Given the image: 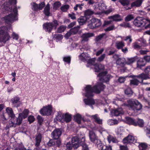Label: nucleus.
I'll return each mask as SVG.
<instances>
[{
    "label": "nucleus",
    "instance_id": "nucleus-1",
    "mask_svg": "<svg viewBox=\"0 0 150 150\" xmlns=\"http://www.w3.org/2000/svg\"><path fill=\"white\" fill-rule=\"evenodd\" d=\"M8 3L9 4H8L7 3H4L5 10L8 12H11L12 11L14 13H11L4 17L3 18L6 23L9 24L17 20L18 13L16 6H14V8L13 9L11 6L12 4L15 5L16 4V0H8Z\"/></svg>",
    "mask_w": 150,
    "mask_h": 150
},
{
    "label": "nucleus",
    "instance_id": "nucleus-2",
    "mask_svg": "<svg viewBox=\"0 0 150 150\" xmlns=\"http://www.w3.org/2000/svg\"><path fill=\"white\" fill-rule=\"evenodd\" d=\"M105 86L102 83L98 82L92 87L91 85H87L84 88L85 96L88 98L92 97L94 95V93H99L105 88Z\"/></svg>",
    "mask_w": 150,
    "mask_h": 150
},
{
    "label": "nucleus",
    "instance_id": "nucleus-3",
    "mask_svg": "<svg viewBox=\"0 0 150 150\" xmlns=\"http://www.w3.org/2000/svg\"><path fill=\"white\" fill-rule=\"evenodd\" d=\"M94 69L95 72H101L97 76L99 77V80L100 81L105 82H108L111 76L110 75H107V71H103L104 69V66H94Z\"/></svg>",
    "mask_w": 150,
    "mask_h": 150
},
{
    "label": "nucleus",
    "instance_id": "nucleus-4",
    "mask_svg": "<svg viewBox=\"0 0 150 150\" xmlns=\"http://www.w3.org/2000/svg\"><path fill=\"white\" fill-rule=\"evenodd\" d=\"M127 103H123L122 106L130 107L134 111L140 110L142 108V105L137 100L130 99L127 100Z\"/></svg>",
    "mask_w": 150,
    "mask_h": 150
},
{
    "label": "nucleus",
    "instance_id": "nucleus-5",
    "mask_svg": "<svg viewBox=\"0 0 150 150\" xmlns=\"http://www.w3.org/2000/svg\"><path fill=\"white\" fill-rule=\"evenodd\" d=\"M134 25L137 27H145L146 29L150 28V21L142 17H138L133 21Z\"/></svg>",
    "mask_w": 150,
    "mask_h": 150
},
{
    "label": "nucleus",
    "instance_id": "nucleus-6",
    "mask_svg": "<svg viewBox=\"0 0 150 150\" xmlns=\"http://www.w3.org/2000/svg\"><path fill=\"white\" fill-rule=\"evenodd\" d=\"M6 28L3 26L0 27V42L4 44L9 40L11 37L8 33L6 31Z\"/></svg>",
    "mask_w": 150,
    "mask_h": 150
},
{
    "label": "nucleus",
    "instance_id": "nucleus-7",
    "mask_svg": "<svg viewBox=\"0 0 150 150\" xmlns=\"http://www.w3.org/2000/svg\"><path fill=\"white\" fill-rule=\"evenodd\" d=\"M59 23L56 20H54L52 22H47L43 25V27L46 32L50 33L53 28L56 29Z\"/></svg>",
    "mask_w": 150,
    "mask_h": 150
},
{
    "label": "nucleus",
    "instance_id": "nucleus-8",
    "mask_svg": "<svg viewBox=\"0 0 150 150\" xmlns=\"http://www.w3.org/2000/svg\"><path fill=\"white\" fill-rule=\"evenodd\" d=\"M122 142L125 146L122 145V150H128L127 145L128 144H134L137 142V139L133 136L129 134L127 137L124 138L122 140Z\"/></svg>",
    "mask_w": 150,
    "mask_h": 150
},
{
    "label": "nucleus",
    "instance_id": "nucleus-9",
    "mask_svg": "<svg viewBox=\"0 0 150 150\" xmlns=\"http://www.w3.org/2000/svg\"><path fill=\"white\" fill-rule=\"evenodd\" d=\"M52 112V105H48L47 106H44L41 109L40 112L43 116H49L51 115Z\"/></svg>",
    "mask_w": 150,
    "mask_h": 150
},
{
    "label": "nucleus",
    "instance_id": "nucleus-10",
    "mask_svg": "<svg viewBox=\"0 0 150 150\" xmlns=\"http://www.w3.org/2000/svg\"><path fill=\"white\" fill-rule=\"evenodd\" d=\"M101 24L100 20L96 18H92L88 22V26L90 28L93 29L100 26Z\"/></svg>",
    "mask_w": 150,
    "mask_h": 150
},
{
    "label": "nucleus",
    "instance_id": "nucleus-11",
    "mask_svg": "<svg viewBox=\"0 0 150 150\" xmlns=\"http://www.w3.org/2000/svg\"><path fill=\"white\" fill-rule=\"evenodd\" d=\"M56 119L58 121L61 122L63 120L64 121L68 123L71 121V115L68 113H66L64 114H63L62 117H61L59 115L57 116Z\"/></svg>",
    "mask_w": 150,
    "mask_h": 150
},
{
    "label": "nucleus",
    "instance_id": "nucleus-12",
    "mask_svg": "<svg viewBox=\"0 0 150 150\" xmlns=\"http://www.w3.org/2000/svg\"><path fill=\"white\" fill-rule=\"evenodd\" d=\"M133 77H136L139 79H140L141 80V81L140 82L141 83H142L143 82V79H149V77L147 74H145L144 73H142L141 74H139L138 75L136 76H132L130 75L129 76V75H127L125 76H122V83H124L125 81V79L127 77H132L133 78Z\"/></svg>",
    "mask_w": 150,
    "mask_h": 150
},
{
    "label": "nucleus",
    "instance_id": "nucleus-13",
    "mask_svg": "<svg viewBox=\"0 0 150 150\" xmlns=\"http://www.w3.org/2000/svg\"><path fill=\"white\" fill-rule=\"evenodd\" d=\"M13 119V120L14 119L16 120L14 121L11 120V121H10L9 122V126L10 127H15L16 124L18 125L21 124L23 118L21 116H20L19 115L18 117V118H16L14 117Z\"/></svg>",
    "mask_w": 150,
    "mask_h": 150
},
{
    "label": "nucleus",
    "instance_id": "nucleus-14",
    "mask_svg": "<svg viewBox=\"0 0 150 150\" xmlns=\"http://www.w3.org/2000/svg\"><path fill=\"white\" fill-rule=\"evenodd\" d=\"M45 3L44 1L41 2L39 4L35 2H33L32 5V9L35 11L42 10L45 7Z\"/></svg>",
    "mask_w": 150,
    "mask_h": 150
},
{
    "label": "nucleus",
    "instance_id": "nucleus-15",
    "mask_svg": "<svg viewBox=\"0 0 150 150\" xmlns=\"http://www.w3.org/2000/svg\"><path fill=\"white\" fill-rule=\"evenodd\" d=\"M62 134V132L60 129H56L51 133V137L53 139H57L59 138Z\"/></svg>",
    "mask_w": 150,
    "mask_h": 150
},
{
    "label": "nucleus",
    "instance_id": "nucleus-16",
    "mask_svg": "<svg viewBox=\"0 0 150 150\" xmlns=\"http://www.w3.org/2000/svg\"><path fill=\"white\" fill-rule=\"evenodd\" d=\"M80 139L77 136L73 137L72 138L71 142L74 149H77L80 145V143L81 142V139Z\"/></svg>",
    "mask_w": 150,
    "mask_h": 150
},
{
    "label": "nucleus",
    "instance_id": "nucleus-17",
    "mask_svg": "<svg viewBox=\"0 0 150 150\" xmlns=\"http://www.w3.org/2000/svg\"><path fill=\"white\" fill-rule=\"evenodd\" d=\"M89 137L91 141L94 143L100 142V140L98 139V137L93 131H89Z\"/></svg>",
    "mask_w": 150,
    "mask_h": 150
},
{
    "label": "nucleus",
    "instance_id": "nucleus-18",
    "mask_svg": "<svg viewBox=\"0 0 150 150\" xmlns=\"http://www.w3.org/2000/svg\"><path fill=\"white\" fill-rule=\"evenodd\" d=\"M91 120L93 123H96L99 125H102L103 123V120L100 118L98 114H96L90 116Z\"/></svg>",
    "mask_w": 150,
    "mask_h": 150
},
{
    "label": "nucleus",
    "instance_id": "nucleus-19",
    "mask_svg": "<svg viewBox=\"0 0 150 150\" xmlns=\"http://www.w3.org/2000/svg\"><path fill=\"white\" fill-rule=\"evenodd\" d=\"M142 2L143 0H137L132 3L131 4L130 6L126 7H125V8L126 10L130 9L132 7H139L141 5Z\"/></svg>",
    "mask_w": 150,
    "mask_h": 150
},
{
    "label": "nucleus",
    "instance_id": "nucleus-20",
    "mask_svg": "<svg viewBox=\"0 0 150 150\" xmlns=\"http://www.w3.org/2000/svg\"><path fill=\"white\" fill-rule=\"evenodd\" d=\"M11 101L13 106L14 107L18 108L21 104V102L20 101V98L16 96L13 98L11 99Z\"/></svg>",
    "mask_w": 150,
    "mask_h": 150
},
{
    "label": "nucleus",
    "instance_id": "nucleus-21",
    "mask_svg": "<svg viewBox=\"0 0 150 150\" xmlns=\"http://www.w3.org/2000/svg\"><path fill=\"white\" fill-rule=\"evenodd\" d=\"M122 109L118 108L115 109H112L110 111V115L112 117L117 116L122 113Z\"/></svg>",
    "mask_w": 150,
    "mask_h": 150
},
{
    "label": "nucleus",
    "instance_id": "nucleus-22",
    "mask_svg": "<svg viewBox=\"0 0 150 150\" xmlns=\"http://www.w3.org/2000/svg\"><path fill=\"white\" fill-rule=\"evenodd\" d=\"M42 136L40 134H38L35 135V145L37 147H39L42 140Z\"/></svg>",
    "mask_w": 150,
    "mask_h": 150
},
{
    "label": "nucleus",
    "instance_id": "nucleus-23",
    "mask_svg": "<svg viewBox=\"0 0 150 150\" xmlns=\"http://www.w3.org/2000/svg\"><path fill=\"white\" fill-rule=\"evenodd\" d=\"M94 35V34L93 33H88L83 34L81 36L82 38L81 40L82 42L87 41L88 40L89 38L92 37Z\"/></svg>",
    "mask_w": 150,
    "mask_h": 150
},
{
    "label": "nucleus",
    "instance_id": "nucleus-24",
    "mask_svg": "<svg viewBox=\"0 0 150 150\" xmlns=\"http://www.w3.org/2000/svg\"><path fill=\"white\" fill-rule=\"evenodd\" d=\"M83 101L86 105L91 106L92 108H93L92 105L95 104L94 99L92 98H85L84 99Z\"/></svg>",
    "mask_w": 150,
    "mask_h": 150
},
{
    "label": "nucleus",
    "instance_id": "nucleus-25",
    "mask_svg": "<svg viewBox=\"0 0 150 150\" xmlns=\"http://www.w3.org/2000/svg\"><path fill=\"white\" fill-rule=\"evenodd\" d=\"M108 18L115 22H119L122 20L121 16L119 14H116L110 16L108 17Z\"/></svg>",
    "mask_w": 150,
    "mask_h": 150
},
{
    "label": "nucleus",
    "instance_id": "nucleus-26",
    "mask_svg": "<svg viewBox=\"0 0 150 150\" xmlns=\"http://www.w3.org/2000/svg\"><path fill=\"white\" fill-rule=\"evenodd\" d=\"M88 18L85 15L81 16L77 19V21L80 25H83L86 21Z\"/></svg>",
    "mask_w": 150,
    "mask_h": 150
},
{
    "label": "nucleus",
    "instance_id": "nucleus-27",
    "mask_svg": "<svg viewBox=\"0 0 150 150\" xmlns=\"http://www.w3.org/2000/svg\"><path fill=\"white\" fill-rule=\"evenodd\" d=\"M85 139L84 137L81 138V142L80 143V145L82 147V150H89L88 146L85 143Z\"/></svg>",
    "mask_w": 150,
    "mask_h": 150
},
{
    "label": "nucleus",
    "instance_id": "nucleus-28",
    "mask_svg": "<svg viewBox=\"0 0 150 150\" xmlns=\"http://www.w3.org/2000/svg\"><path fill=\"white\" fill-rule=\"evenodd\" d=\"M50 5L48 4L45 7L43 11L44 13L45 16H49L50 15Z\"/></svg>",
    "mask_w": 150,
    "mask_h": 150
},
{
    "label": "nucleus",
    "instance_id": "nucleus-29",
    "mask_svg": "<svg viewBox=\"0 0 150 150\" xmlns=\"http://www.w3.org/2000/svg\"><path fill=\"white\" fill-rule=\"evenodd\" d=\"M136 125L134 126H139L141 127H142L144 125V122L143 120L142 119L138 118L137 120H135Z\"/></svg>",
    "mask_w": 150,
    "mask_h": 150
},
{
    "label": "nucleus",
    "instance_id": "nucleus-30",
    "mask_svg": "<svg viewBox=\"0 0 150 150\" xmlns=\"http://www.w3.org/2000/svg\"><path fill=\"white\" fill-rule=\"evenodd\" d=\"M107 139L109 143H110L111 142L114 143H116L118 142V141L116 138L111 135H109L107 137Z\"/></svg>",
    "mask_w": 150,
    "mask_h": 150
},
{
    "label": "nucleus",
    "instance_id": "nucleus-31",
    "mask_svg": "<svg viewBox=\"0 0 150 150\" xmlns=\"http://www.w3.org/2000/svg\"><path fill=\"white\" fill-rule=\"evenodd\" d=\"M125 119L129 125H131L134 126L136 125L135 124L136 120L129 117H126Z\"/></svg>",
    "mask_w": 150,
    "mask_h": 150
},
{
    "label": "nucleus",
    "instance_id": "nucleus-32",
    "mask_svg": "<svg viewBox=\"0 0 150 150\" xmlns=\"http://www.w3.org/2000/svg\"><path fill=\"white\" fill-rule=\"evenodd\" d=\"M107 36L105 33H102L99 35L96 36L95 38V40L96 42H98L101 40L104 37L105 39L107 38Z\"/></svg>",
    "mask_w": 150,
    "mask_h": 150
},
{
    "label": "nucleus",
    "instance_id": "nucleus-33",
    "mask_svg": "<svg viewBox=\"0 0 150 150\" xmlns=\"http://www.w3.org/2000/svg\"><path fill=\"white\" fill-rule=\"evenodd\" d=\"M29 110L27 109H25L22 113H20L19 115L23 119L26 118L29 114Z\"/></svg>",
    "mask_w": 150,
    "mask_h": 150
},
{
    "label": "nucleus",
    "instance_id": "nucleus-34",
    "mask_svg": "<svg viewBox=\"0 0 150 150\" xmlns=\"http://www.w3.org/2000/svg\"><path fill=\"white\" fill-rule=\"evenodd\" d=\"M6 111L9 116L11 117L12 119L14 117L15 115L13 113V110L11 108H7L6 109Z\"/></svg>",
    "mask_w": 150,
    "mask_h": 150
},
{
    "label": "nucleus",
    "instance_id": "nucleus-35",
    "mask_svg": "<svg viewBox=\"0 0 150 150\" xmlns=\"http://www.w3.org/2000/svg\"><path fill=\"white\" fill-rule=\"evenodd\" d=\"M139 150H146L148 147V145L145 143H141L139 145Z\"/></svg>",
    "mask_w": 150,
    "mask_h": 150
},
{
    "label": "nucleus",
    "instance_id": "nucleus-36",
    "mask_svg": "<svg viewBox=\"0 0 150 150\" xmlns=\"http://www.w3.org/2000/svg\"><path fill=\"white\" fill-rule=\"evenodd\" d=\"M119 55L117 54H115L113 56V58L116 59V63L117 65H120L122 64L121 59L119 58Z\"/></svg>",
    "mask_w": 150,
    "mask_h": 150
},
{
    "label": "nucleus",
    "instance_id": "nucleus-37",
    "mask_svg": "<svg viewBox=\"0 0 150 150\" xmlns=\"http://www.w3.org/2000/svg\"><path fill=\"white\" fill-rule=\"evenodd\" d=\"M146 64V62L143 58H141L139 59L137 61V66H145Z\"/></svg>",
    "mask_w": 150,
    "mask_h": 150
},
{
    "label": "nucleus",
    "instance_id": "nucleus-38",
    "mask_svg": "<svg viewBox=\"0 0 150 150\" xmlns=\"http://www.w3.org/2000/svg\"><path fill=\"white\" fill-rule=\"evenodd\" d=\"M96 60V58H93L88 59L87 61V64L89 65H91L93 66H97V64H94Z\"/></svg>",
    "mask_w": 150,
    "mask_h": 150
},
{
    "label": "nucleus",
    "instance_id": "nucleus-39",
    "mask_svg": "<svg viewBox=\"0 0 150 150\" xmlns=\"http://www.w3.org/2000/svg\"><path fill=\"white\" fill-rule=\"evenodd\" d=\"M138 59L137 57H135L130 58H128L126 62V64L128 65H130L135 62L136 59Z\"/></svg>",
    "mask_w": 150,
    "mask_h": 150
},
{
    "label": "nucleus",
    "instance_id": "nucleus-40",
    "mask_svg": "<svg viewBox=\"0 0 150 150\" xmlns=\"http://www.w3.org/2000/svg\"><path fill=\"white\" fill-rule=\"evenodd\" d=\"M118 123V121L116 119H109L108 121V124L110 126L117 124Z\"/></svg>",
    "mask_w": 150,
    "mask_h": 150
},
{
    "label": "nucleus",
    "instance_id": "nucleus-41",
    "mask_svg": "<svg viewBox=\"0 0 150 150\" xmlns=\"http://www.w3.org/2000/svg\"><path fill=\"white\" fill-rule=\"evenodd\" d=\"M74 118L75 120L78 124H80L81 120V116L80 115L77 114L74 116Z\"/></svg>",
    "mask_w": 150,
    "mask_h": 150
},
{
    "label": "nucleus",
    "instance_id": "nucleus-42",
    "mask_svg": "<svg viewBox=\"0 0 150 150\" xmlns=\"http://www.w3.org/2000/svg\"><path fill=\"white\" fill-rule=\"evenodd\" d=\"M125 94L129 97L131 96L133 93V92L131 88H128L125 91Z\"/></svg>",
    "mask_w": 150,
    "mask_h": 150
},
{
    "label": "nucleus",
    "instance_id": "nucleus-43",
    "mask_svg": "<svg viewBox=\"0 0 150 150\" xmlns=\"http://www.w3.org/2000/svg\"><path fill=\"white\" fill-rule=\"evenodd\" d=\"M14 150H31L27 149L23 145L22 143L19 144L18 146Z\"/></svg>",
    "mask_w": 150,
    "mask_h": 150
},
{
    "label": "nucleus",
    "instance_id": "nucleus-44",
    "mask_svg": "<svg viewBox=\"0 0 150 150\" xmlns=\"http://www.w3.org/2000/svg\"><path fill=\"white\" fill-rule=\"evenodd\" d=\"M80 28V26H78L73 28H71L70 30L72 33V35L75 34L77 33Z\"/></svg>",
    "mask_w": 150,
    "mask_h": 150
},
{
    "label": "nucleus",
    "instance_id": "nucleus-45",
    "mask_svg": "<svg viewBox=\"0 0 150 150\" xmlns=\"http://www.w3.org/2000/svg\"><path fill=\"white\" fill-rule=\"evenodd\" d=\"M63 60L66 64L69 65L71 63V57L70 56H66L63 57Z\"/></svg>",
    "mask_w": 150,
    "mask_h": 150
},
{
    "label": "nucleus",
    "instance_id": "nucleus-46",
    "mask_svg": "<svg viewBox=\"0 0 150 150\" xmlns=\"http://www.w3.org/2000/svg\"><path fill=\"white\" fill-rule=\"evenodd\" d=\"M94 13V12L91 9H88L86 10L84 12V15L87 17L89 16L92 15Z\"/></svg>",
    "mask_w": 150,
    "mask_h": 150
},
{
    "label": "nucleus",
    "instance_id": "nucleus-47",
    "mask_svg": "<svg viewBox=\"0 0 150 150\" xmlns=\"http://www.w3.org/2000/svg\"><path fill=\"white\" fill-rule=\"evenodd\" d=\"M66 27L63 25L60 26L57 28V32L58 33H61L64 32L66 29Z\"/></svg>",
    "mask_w": 150,
    "mask_h": 150
},
{
    "label": "nucleus",
    "instance_id": "nucleus-48",
    "mask_svg": "<svg viewBox=\"0 0 150 150\" xmlns=\"http://www.w3.org/2000/svg\"><path fill=\"white\" fill-rule=\"evenodd\" d=\"M134 17L132 14L128 15L125 18V21H126L129 22L134 19Z\"/></svg>",
    "mask_w": 150,
    "mask_h": 150
},
{
    "label": "nucleus",
    "instance_id": "nucleus-49",
    "mask_svg": "<svg viewBox=\"0 0 150 150\" xmlns=\"http://www.w3.org/2000/svg\"><path fill=\"white\" fill-rule=\"evenodd\" d=\"M122 27L125 28H131L132 27L130 23L127 21H125V22L122 23Z\"/></svg>",
    "mask_w": 150,
    "mask_h": 150
},
{
    "label": "nucleus",
    "instance_id": "nucleus-50",
    "mask_svg": "<svg viewBox=\"0 0 150 150\" xmlns=\"http://www.w3.org/2000/svg\"><path fill=\"white\" fill-rule=\"evenodd\" d=\"M97 145V147L98 148L99 150H103V149L104 147L105 146L102 143H101V141L100 140V142H98L96 143Z\"/></svg>",
    "mask_w": 150,
    "mask_h": 150
},
{
    "label": "nucleus",
    "instance_id": "nucleus-51",
    "mask_svg": "<svg viewBox=\"0 0 150 150\" xmlns=\"http://www.w3.org/2000/svg\"><path fill=\"white\" fill-rule=\"evenodd\" d=\"M129 0H122V6L124 7V8L122 7V8H124L126 10L125 7H129Z\"/></svg>",
    "mask_w": 150,
    "mask_h": 150
},
{
    "label": "nucleus",
    "instance_id": "nucleus-52",
    "mask_svg": "<svg viewBox=\"0 0 150 150\" xmlns=\"http://www.w3.org/2000/svg\"><path fill=\"white\" fill-rule=\"evenodd\" d=\"M54 139H51L47 143V145L50 147L53 146L55 144V142Z\"/></svg>",
    "mask_w": 150,
    "mask_h": 150
},
{
    "label": "nucleus",
    "instance_id": "nucleus-53",
    "mask_svg": "<svg viewBox=\"0 0 150 150\" xmlns=\"http://www.w3.org/2000/svg\"><path fill=\"white\" fill-rule=\"evenodd\" d=\"M68 5H65L61 8V9L63 12H66L69 8Z\"/></svg>",
    "mask_w": 150,
    "mask_h": 150
},
{
    "label": "nucleus",
    "instance_id": "nucleus-54",
    "mask_svg": "<svg viewBox=\"0 0 150 150\" xmlns=\"http://www.w3.org/2000/svg\"><path fill=\"white\" fill-rule=\"evenodd\" d=\"M145 131L146 136L150 138V127H146Z\"/></svg>",
    "mask_w": 150,
    "mask_h": 150
},
{
    "label": "nucleus",
    "instance_id": "nucleus-55",
    "mask_svg": "<svg viewBox=\"0 0 150 150\" xmlns=\"http://www.w3.org/2000/svg\"><path fill=\"white\" fill-rule=\"evenodd\" d=\"M83 4H76L75 6L74 7V9L75 11H77L78 9V8H79V9L81 10H82L83 7L82 6H83Z\"/></svg>",
    "mask_w": 150,
    "mask_h": 150
},
{
    "label": "nucleus",
    "instance_id": "nucleus-56",
    "mask_svg": "<svg viewBox=\"0 0 150 150\" xmlns=\"http://www.w3.org/2000/svg\"><path fill=\"white\" fill-rule=\"evenodd\" d=\"M139 82V81L136 79L130 81V84L134 85H138Z\"/></svg>",
    "mask_w": 150,
    "mask_h": 150
},
{
    "label": "nucleus",
    "instance_id": "nucleus-57",
    "mask_svg": "<svg viewBox=\"0 0 150 150\" xmlns=\"http://www.w3.org/2000/svg\"><path fill=\"white\" fill-rule=\"evenodd\" d=\"M35 120L34 117L32 115H30L28 117V120L30 124L33 122Z\"/></svg>",
    "mask_w": 150,
    "mask_h": 150
},
{
    "label": "nucleus",
    "instance_id": "nucleus-58",
    "mask_svg": "<svg viewBox=\"0 0 150 150\" xmlns=\"http://www.w3.org/2000/svg\"><path fill=\"white\" fill-rule=\"evenodd\" d=\"M37 119L38 120V123L40 125H41L43 121L42 118L40 116L38 115L37 117Z\"/></svg>",
    "mask_w": 150,
    "mask_h": 150
},
{
    "label": "nucleus",
    "instance_id": "nucleus-59",
    "mask_svg": "<svg viewBox=\"0 0 150 150\" xmlns=\"http://www.w3.org/2000/svg\"><path fill=\"white\" fill-rule=\"evenodd\" d=\"M116 132L118 135H121L122 134V129L121 127L117 128L116 130Z\"/></svg>",
    "mask_w": 150,
    "mask_h": 150
},
{
    "label": "nucleus",
    "instance_id": "nucleus-60",
    "mask_svg": "<svg viewBox=\"0 0 150 150\" xmlns=\"http://www.w3.org/2000/svg\"><path fill=\"white\" fill-rule=\"evenodd\" d=\"M105 54H103L101 55L97 59V61L98 62H101L103 61L104 58L105 57Z\"/></svg>",
    "mask_w": 150,
    "mask_h": 150
},
{
    "label": "nucleus",
    "instance_id": "nucleus-61",
    "mask_svg": "<svg viewBox=\"0 0 150 150\" xmlns=\"http://www.w3.org/2000/svg\"><path fill=\"white\" fill-rule=\"evenodd\" d=\"M116 46L118 49H122V41L117 42L116 43Z\"/></svg>",
    "mask_w": 150,
    "mask_h": 150
},
{
    "label": "nucleus",
    "instance_id": "nucleus-62",
    "mask_svg": "<svg viewBox=\"0 0 150 150\" xmlns=\"http://www.w3.org/2000/svg\"><path fill=\"white\" fill-rule=\"evenodd\" d=\"M54 37L58 40H60L62 39L63 37L61 34H54Z\"/></svg>",
    "mask_w": 150,
    "mask_h": 150
},
{
    "label": "nucleus",
    "instance_id": "nucleus-63",
    "mask_svg": "<svg viewBox=\"0 0 150 150\" xmlns=\"http://www.w3.org/2000/svg\"><path fill=\"white\" fill-rule=\"evenodd\" d=\"M11 36L13 39L17 40L18 38V35L14 32H13Z\"/></svg>",
    "mask_w": 150,
    "mask_h": 150
},
{
    "label": "nucleus",
    "instance_id": "nucleus-64",
    "mask_svg": "<svg viewBox=\"0 0 150 150\" xmlns=\"http://www.w3.org/2000/svg\"><path fill=\"white\" fill-rule=\"evenodd\" d=\"M144 72L147 74H150V66H147L144 69Z\"/></svg>",
    "mask_w": 150,
    "mask_h": 150
}]
</instances>
